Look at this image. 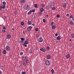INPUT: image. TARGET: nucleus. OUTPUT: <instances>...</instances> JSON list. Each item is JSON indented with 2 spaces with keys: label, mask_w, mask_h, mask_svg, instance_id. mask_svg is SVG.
Here are the masks:
<instances>
[{
  "label": "nucleus",
  "mask_w": 74,
  "mask_h": 74,
  "mask_svg": "<svg viewBox=\"0 0 74 74\" xmlns=\"http://www.w3.org/2000/svg\"><path fill=\"white\" fill-rule=\"evenodd\" d=\"M70 24L71 25H72V26L74 25V23H73V21H70Z\"/></svg>",
  "instance_id": "nucleus-11"
},
{
  "label": "nucleus",
  "mask_w": 74,
  "mask_h": 74,
  "mask_svg": "<svg viewBox=\"0 0 74 74\" xmlns=\"http://www.w3.org/2000/svg\"><path fill=\"white\" fill-rule=\"evenodd\" d=\"M3 53L4 54H6V53H7V52L6 51V50H4L3 51Z\"/></svg>",
  "instance_id": "nucleus-15"
},
{
  "label": "nucleus",
  "mask_w": 74,
  "mask_h": 74,
  "mask_svg": "<svg viewBox=\"0 0 74 74\" xmlns=\"http://www.w3.org/2000/svg\"><path fill=\"white\" fill-rule=\"evenodd\" d=\"M40 11L41 12H43V11H44V9L43 8H41L40 9Z\"/></svg>",
  "instance_id": "nucleus-22"
},
{
  "label": "nucleus",
  "mask_w": 74,
  "mask_h": 74,
  "mask_svg": "<svg viewBox=\"0 0 74 74\" xmlns=\"http://www.w3.org/2000/svg\"><path fill=\"white\" fill-rule=\"evenodd\" d=\"M25 59H26V63H27L29 62V60L28 59H26L27 58V56H25Z\"/></svg>",
  "instance_id": "nucleus-7"
},
{
  "label": "nucleus",
  "mask_w": 74,
  "mask_h": 74,
  "mask_svg": "<svg viewBox=\"0 0 74 74\" xmlns=\"http://www.w3.org/2000/svg\"><path fill=\"white\" fill-rule=\"evenodd\" d=\"M20 55H23V52H21L20 53Z\"/></svg>",
  "instance_id": "nucleus-43"
},
{
  "label": "nucleus",
  "mask_w": 74,
  "mask_h": 74,
  "mask_svg": "<svg viewBox=\"0 0 74 74\" xmlns=\"http://www.w3.org/2000/svg\"><path fill=\"white\" fill-rule=\"evenodd\" d=\"M40 50L43 52H46V49L45 47H42L41 49H40Z\"/></svg>",
  "instance_id": "nucleus-2"
},
{
  "label": "nucleus",
  "mask_w": 74,
  "mask_h": 74,
  "mask_svg": "<svg viewBox=\"0 0 74 74\" xmlns=\"http://www.w3.org/2000/svg\"><path fill=\"white\" fill-rule=\"evenodd\" d=\"M32 14V12H30L29 11L27 13V14L28 15H29V14Z\"/></svg>",
  "instance_id": "nucleus-23"
},
{
  "label": "nucleus",
  "mask_w": 74,
  "mask_h": 74,
  "mask_svg": "<svg viewBox=\"0 0 74 74\" xmlns=\"http://www.w3.org/2000/svg\"><path fill=\"white\" fill-rule=\"evenodd\" d=\"M26 73L25 71L23 72L21 74H25Z\"/></svg>",
  "instance_id": "nucleus-34"
},
{
  "label": "nucleus",
  "mask_w": 74,
  "mask_h": 74,
  "mask_svg": "<svg viewBox=\"0 0 74 74\" xmlns=\"http://www.w3.org/2000/svg\"><path fill=\"white\" fill-rule=\"evenodd\" d=\"M34 6L35 7V8H37V7H38L37 4H35L34 5Z\"/></svg>",
  "instance_id": "nucleus-27"
},
{
  "label": "nucleus",
  "mask_w": 74,
  "mask_h": 74,
  "mask_svg": "<svg viewBox=\"0 0 74 74\" xmlns=\"http://www.w3.org/2000/svg\"><path fill=\"white\" fill-rule=\"evenodd\" d=\"M24 8L25 10H27L29 9V7L28 5H25L24 7Z\"/></svg>",
  "instance_id": "nucleus-1"
},
{
  "label": "nucleus",
  "mask_w": 74,
  "mask_h": 74,
  "mask_svg": "<svg viewBox=\"0 0 74 74\" xmlns=\"http://www.w3.org/2000/svg\"><path fill=\"white\" fill-rule=\"evenodd\" d=\"M26 63H25V62H24L23 63V65L24 66H26Z\"/></svg>",
  "instance_id": "nucleus-14"
},
{
  "label": "nucleus",
  "mask_w": 74,
  "mask_h": 74,
  "mask_svg": "<svg viewBox=\"0 0 74 74\" xmlns=\"http://www.w3.org/2000/svg\"><path fill=\"white\" fill-rule=\"evenodd\" d=\"M65 1H66L67 0H64Z\"/></svg>",
  "instance_id": "nucleus-63"
},
{
  "label": "nucleus",
  "mask_w": 74,
  "mask_h": 74,
  "mask_svg": "<svg viewBox=\"0 0 74 74\" xmlns=\"http://www.w3.org/2000/svg\"><path fill=\"white\" fill-rule=\"evenodd\" d=\"M36 36H38V35H36Z\"/></svg>",
  "instance_id": "nucleus-61"
},
{
  "label": "nucleus",
  "mask_w": 74,
  "mask_h": 74,
  "mask_svg": "<svg viewBox=\"0 0 74 74\" xmlns=\"http://www.w3.org/2000/svg\"><path fill=\"white\" fill-rule=\"evenodd\" d=\"M51 4H52V5H53V4H54V3H53V2H51Z\"/></svg>",
  "instance_id": "nucleus-47"
},
{
  "label": "nucleus",
  "mask_w": 74,
  "mask_h": 74,
  "mask_svg": "<svg viewBox=\"0 0 74 74\" xmlns=\"http://www.w3.org/2000/svg\"><path fill=\"white\" fill-rule=\"evenodd\" d=\"M1 7L3 9H5V5H2Z\"/></svg>",
  "instance_id": "nucleus-10"
},
{
  "label": "nucleus",
  "mask_w": 74,
  "mask_h": 74,
  "mask_svg": "<svg viewBox=\"0 0 74 74\" xmlns=\"http://www.w3.org/2000/svg\"><path fill=\"white\" fill-rule=\"evenodd\" d=\"M36 18V15H34V19H35Z\"/></svg>",
  "instance_id": "nucleus-39"
},
{
  "label": "nucleus",
  "mask_w": 74,
  "mask_h": 74,
  "mask_svg": "<svg viewBox=\"0 0 74 74\" xmlns=\"http://www.w3.org/2000/svg\"><path fill=\"white\" fill-rule=\"evenodd\" d=\"M66 3H64L63 5V7L64 8H66Z\"/></svg>",
  "instance_id": "nucleus-17"
},
{
  "label": "nucleus",
  "mask_w": 74,
  "mask_h": 74,
  "mask_svg": "<svg viewBox=\"0 0 74 74\" xmlns=\"http://www.w3.org/2000/svg\"><path fill=\"white\" fill-rule=\"evenodd\" d=\"M52 5H53L51 3H50V6L51 7V8H52Z\"/></svg>",
  "instance_id": "nucleus-37"
},
{
  "label": "nucleus",
  "mask_w": 74,
  "mask_h": 74,
  "mask_svg": "<svg viewBox=\"0 0 74 74\" xmlns=\"http://www.w3.org/2000/svg\"><path fill=\"white\" fill-rule=\"evenodd\" d=\"M12 30L13 31H14V28H12Z\"/></svg>",
  "instance_id": "nucleus-57"
},
{
  "label": "nucleus",
  "mask_w": 74,
  "mask_h": 74,
  "mask_svg": "<svg viewBox=\"0 0 74 74\" xmlns=\"http://www.w3.org/2000/svg\"><path fill=\"white\" fill-rule=\"evenodd\" d=\"M48 15L47 14L46 15V17H48Z\"/></svg>",
  "instance_id": "nucleus-58"
},
{
  "label": "nucleus",
  "mask_w": 74,
  "mask_h": 74,
  "mask_svg": "<svg viewBox=\"0 0 74 74\" xmlns=\"http://www.w3.org/2000/svg\"><path fill=\"white\" fill-rule=\"evenodd\" d=\"M55 36H58V34L56 33L55 34Z\"/></svg>",
  "instance_id": "nucleus-53"
},
{
  "label": "nucleus",
  "mask_w": 74,
  "mask_h": 74,
  "mask_svg": "<svg viewBox=\"0 0 74 74\" xmlns=\"http://www.w3.org/2000/svg\"><path fill=\"white\" fill-rule=\"evenodd\" d=\"M24 44H28V42H27V41H25L24 42Z\"/></svg>",
  "instance_id": "nucleus-21"
},
{
  "label": "nucleus",
  "mask_w": 74,
  "mask_h": 74,
  "mask_svg": "<svg viewBox=\"0 0 74 74\" xmlns=\"http://www.w3.org/2000/svg\"><path fill=\"white\" fill-rule=\"evenodd\" d=\"M69 40H70V41H71V39H70Z\"/></svg>",
  "instance_id": "nucleus-60"
},
{
  "label": "nucleus",
  "mask_w": 74,
  "mask_h": 74,
  "mask_svg": "<svg viewBox=\"0 0 74 74\" xmlns=\"http://www.w3.org/2000/svg\"><path fill=\"white\" fill-rule=\"evenodd\" d=\"M3 29H4L5 30H6V27L4 26H3Z\"/></svg>",
  "instance_id": "nucleus-30"
},
{
  "label": "nucleus",
  "mask_w": 74,
  "mask_h": 74,
  "mask_svg": "<svg viewBox=\"0 0 74 74\" xmlns=\"http://www.w3.org/2000/svg\"><path fill=\"white\" fill-rule=\"evenodd\" d=\"M67 16L69 17V14H66Z\"/></svg>",
  "instance_id": "nucleus-50"
},
{
  "label": "nucleus",
  "mask_w": 74,
  "mask_h": 74,
  "mask_svg": "<svg viewBox=\"0 0 74 74\" xmlns=\"http://www.w3.org/2000/svg\"><path fill=\"white\" fill-rule=\"evenodd\" d=\"M35 30L36 31V32H37V31H38V28H36L35 29Z\"/></svg>",
  "instance_id": "nucleus-35"
},
{
  "label": "nucleus",
  "mask_w": 74,
  "mask_h": 74,
  "mask_svg": "<svg viewBox=\"0 0 74 74\" xmlns=\"http://www.w3.org/2000/svg\"><path fill=\"white\" fill-rule=\"evenodd\" d=\"M23 45L25 47H27V45H26V44H25L24 43L23 44Z\"/></svg>",
  "instance_id": "nucleus-26"
},
{
  "label": "nucleus",
  "mask_w": 74,
  "mask_h": 74,
  "mask_svg": "<svg viewBox=\"0 0 74 74\" xmlns=\"http://www.w3.org/2000/svg\"><path fill=\"white\" fill-rule=\"evenodd\" d=\"M23 58H24V57H23Z\"/></svg>",
  "instance_id": "nucleus-64"
},
{
  "label": "nucleus",
  "mask_w": 74,
  "mask_h": 74,
  "mask_svg": "<svg viewBox=\"0 0 74 74\" xmlns=\"http://www.w3.org/2000/svg\"><path fill=\"white\" fill-rule=\"evenodd\" d=\"M28 24L29 25H31L32 24V22L31 21H28Z\"/></svg>",
  "instance_id": "nucleus-24"
},
{
  "label": "nucleus",
  "mask_w": 74,
  "mask_h": 74,
  "mask_svg": "<svg viewBox=\"0 0 74 74\" xmlns=\"http://www.w3.org/2000/svg\"><path fill=\"white\" fill-rule=\"evenodd\" d=\"M35 25V24L34 23L32 24V25H33V26H34Z\"/></svg>",
  "instance_id": "nucleus-56"
},
{
  "label": "nucleus",
  "mask_w": 74,
  "mask_h": 74,
  "mask_svg": "<svg viewBox=\"0 0 74 74\" xmlns=\"http://www.w3.org/2000/svg\"><path fill=\"white\" fill-rule=\"evenodd\" d=\"M57 39L58 40H60V37L59 36L57 37Z\"/></svg>",
  "instance_id": "nucleus-20"
},
{
  "label": "nucleus",
  "mask_w": 74,
  "mask_h": 74,
  "mask_svg": "<svg viewBox=\"0 0 74 74\" xmlns=\"http://www.w3.org/2000/svg\"><path fill=\"white\" fill-rule=\"evenodd\" d=\"M53 23H54L53 22H52V23H51V26H52V24H53Z\"/></svg>",
  "instance_id": "nucleus-45"
},
{
  "label": "nucleus",
  "mask_w": 74,
  "mask_h": 74,
  "mask_svg": "<svg viewBox=\"0 0 74 74\" xmlns=\"http://www.w3.org/2000/svg\"><path fill=\"white\" fill-rule=\"evenodd\" d=\"M52 29H55V28H56V26L54 25H52Z\"/></svg>",
  "instance_id": "nucleus-19"
},
{
  "label": "nucleus",
  "mask_w": 74,
  "mask_h": 74,
  "mask_svg": "<svg viewBox=\"0 0 74 74\" xmlns=\"http://www.w3.org/2000/svg\"><path fill=\"white\" fill-rule=\"evenodd\" d=\"M49 49H50V48L49 47H47V50H49Z\"/></svg>",
  "instance_id": "nucleus-29"
},
{
  "label": "nucleus",
  "mask_w": 74,
  "mask_h": 74,
  "mask_svg": "<svg viewBox=\"0 0 74 74\" xmlns=\"http://www.w3.org/2000/svg\"><path fill=\"white\" fill-rule=\"evenodd\" d=\"M39 41L40 42H42L43 41V39H42V38L41 37H40L39 38Z\"/></svg>",
  "instance_id": "nucleus-6"
},
{
  "label": "nucleus",
  "mask_w": 74,
  "mask_h": 74,
  "mask_svg": "<svg viewBox=\"0 0 74 74\" xmlns=\"http://www.w3.org/2000/svg\"><path fill=\"white\" fill-rule=\"evenodd\" d=\"M51 58V56L49 55H48L47 57V58L48 59H49Z\"/></svg>",
  "instance_id": "nucleus-9"
},
{
  "label": "nucleus",
  "mask_w": 74,
  "mask_h": 74,
  "mask_svg": "<svg viewBox=\"0 0 74 74\" xmlns=\"http://www.w3.org/2000/svg\"><path fill=\"white\" fill-rule=\"evenodd\" d=\"M21 25H22V26H23L24 25V23L23 22H22L21 23Z\"/></svg>",
  "instance_id": "nucleus-25"
},
{
  "label": "nucleus",
  "mask_w": 74,
  "mask_h": 74,
  "mask_svg": "<svg viewBox=\"0 0 74 74\" xmlns=\"http://www.w3.org/2000/svg\"><path fill=\"white\" fill-rule=\"evenodd\" d=\"M6 50L8 51H10V48L9 46H7L6 47Z\"/></svg>",
  "instance_id": "nucleus-4"
},
{
  "label": "nucleus",
  "mask_w": 74,
  "mask_h": 74,
  "mask_svg": "<svg viewBox=\"0 0 74 74\" xmlns=\"http://www.w3.org/2000/svg\"><path fill=\"white\" fill-rule=\"evenodd\" d=\"M39 14H40V15H41L42 14V12H39Z\"/></svg>",
  "instance_id": "nucleus-54"
},
{
  "label": "nucleus",
  "mask_w": 74,
  "mask_h": 74,
  "mask_svg": "<svg viewBox=\"0 0 74 74\" xmlns=\"http://www.w3.org/2000/svg\"><path fill=\"white\" fill-rule=\"evenodd\" d=\"M2 4L3 5H5V4H6V3L5 1H3L2 2Z\"/></svg>",
  "instance_id": "nucleus-16"
},
{
  "label": "nucleus",
  "mask_w": 74,
  "mask_h": 74,
  "mask_svg": "<svg viewBox=\"0 0 74 74\" xmlns=\"http://www.w3.org/2000/svg\"><path fill=\"white\" fill-rule=\"evenodd\" d=\"M2 32H3V33H4L5 32V30H2Z\"/></svg>",
  "instance_id": "nucleus-44"
},
{
  "label": "nucleus",
  "mask_w": 74,
  "mask_h": 74,
  "mask_svg": "<svg viewBox=\"0 0 74 74\" xmlns=\"http://www.w3.org/2000/svg\"><path fill=\"white\" fill-rule=\"evenodd\" d=\"M2 67V68H3L4 67V66L3 65H2L1 66Z\"/></svg>",
  "instance_id": "nucleus-51"
},
{
  "label": "nucleus",
  "mask_w": 74,
  "mask_h": 74,
  "mask_svg": "<svg viewBox=\"0 0 74 74\" xmlns=\"http://www.w3.org/2000/svg\"><path fill=\"white\" fill-rule=\"evenodd\" d=\"M32 27L31 26H29L27 28V29L28 30H28V32H29L30 31V30H32Z\"/></svg>",
  "instance_id": "nucleus-5"
},
{
  "label": "nucleus",
  "mask_w": 74,
  "mask_h": 74,
  "mask_svg": "<svg viewBox=\"0 0 74 74\" xmlns=\"http://www.w3.org/2000/svg\"><path fill=\"white\" fill-rule=\"evenodd\" d=\"M41 5L42 7H44L45 6L44 4L43 3L41 4Z\"/></svg>",
  "instance_id": "nucleus-33"
},
{
  "label": "nucleus",
  "mask_w": 74,
  "mask_h": 74,
  "mask_svg": "<svg viewBox=\"0 0 74 74\" xmlns=\"http://www.w3.org/2000/svg\"><path fill=\"white\" fill-rule=\"evenodd\" d=\"M15 14H16V13H15Z\"/></svg>",
  "instance_id": "nucleus-62"
},
{
  "label": "nucleus",
  "mask_w": 74,
  "mask_h": 74,
  "mask_svg": "<svg viewBox=\"0 0 74 74\" xmlns=\"http://www.w3.org/2000/svg\"><path fill=\"white\" fill-rule=\"evenodd\" d=\"M51 71L52 74H53V73H54V70L53 69L51 70Z\"/></svg>",
  "instance_id": "nucleus-28"
},
{
  "label": "nucleus",
  "mask_w": 74,
  "mask_h": 74,
  "mask_svg": "<svg viewBox=\"0 0 74 74\" xmlns=\"http://www.w3.org/2000/svg\"><path fill=\"white\" fill-rule=\"evenodd\" d=\"M45 63L47 66H49L50 65L49 61L48 60H46L45 62Z\"/></svg>",
  "instance_id": "nucleus-3"
},
{
  "label": "nucleus",
  "mask_w": 74,
  "mask_h": 74,
  "mask_svg": "<svg viewBox=\"0 0 74 74\" xmlns=\"http://www.w3.org/2000/svg\"><path fill=\"white\" fill-rule=\"evenodd\" d=\"M21 40V41L23 42L24 41V39H25L24 38H20Z\"/></svg>",
  "instance_id": "nucleus-18"
},
{
  "label": "nucleus",
  "mask_w": 74,
  "mask_h": 74,
  "mask_svg": "<svg viewBox=\"0 0 74 74\" xmlns=\"http://www.w3.org/2000/svg\"><path fill=\"white\" fill-rule=\"evenodd\" d=\"M21 3H24V2H25V0H21Z\"/></svg>",
  "instance_id": "nucleus-31"
},
{
  "label": "nucleus",
  "mask_w": 74,
  "mask_h": 74,
  "mask_svg": "<svg viewBox=\"0 0 74 74\" xmlns=\"http://www.w3.org/2000/svg\"><path fill=\"white\" fill-rule=\"evenodd\" d=\"M23 61H24V62H25V61H26V59H24L23 60Z\"/></svg>",
  "instance_id": "nucleus-52"
},
{
  "label": "nucleus",
  "mask_w": 74,
  "mask_h": 74,
  "mask_svg": "<svg viewBox=\"0 0 74 74\" xmlns=\"http://www.w3.org/2000/svg\"><path fill=\"white\" fill-rule=\"evenodd\" d=\"M23 42L22 41H21V40H20V43H22Z\"/></svg>",
  "instance_id": "nucleus-48"
},
{
  "label": "nucleus",
  "mask_w": 74,
  "mask_h": 74,
  "mask_svg": "<svg viewBox=\"0 0 74 74\" xmlns=\"http://www.w3.org/2000/svg\"><path fill=\"white\" fill-rule=\"evenodd\" d=\"M2 73V72L0 70V74H1Z\"/></svg>",
  "instance_id": "nucleus-55"
},
{
  "label": "nucleus",
  "mask_w": 74,
  "mask_h": 74,
  "mask_svg": "<svg viewBox=\"0 0 74 74\" xmlns=\"http://www.w3.org/2000/svg\"><path fill=\"white\" fill-rule=\"evenodd\" d=\"M52 9L53 10H55V7H53L52 8Z\"/></svg>",
  "instance_id": "nucleus-42"
},
{
  "label": "nucleus",
  "mask_w": 74,
  "mask_h": 74,
  "mask_svg": "<svg viewBox=\"0 0 74 74\" xmlns=\"http://www.w3.org/2000/svg\"><path fill=\"white\" fill-rule=\"evenodd\" d=\"M1 50H0V53H1Z\"/></svg>",
  "instance_id": "nucleus-59"
},
{
  "label": "nucleus",
  "mask_w": 74,
  "mask_h": 74,
  "mask_svg": "<svg viewBox=\"0 0 74 74\" xmlns=\"http://www.w3.org/2000/svg\"><path fill=\"white\" fill-rule=\"evenodd\" d=\"M70 57V55L69 54H67L66 56V58H68V59H69V58Z\"/></svg>",
  "instance_id": "nucleus-12"
},
{
  "label": "nucleus",
  "mask_w": 74,
  "mask_h": 74,
  "mask_svg": "<svg viewBox=\"0 0 74 74\" xmlns=\"http://www.w3.org/2000/svg\"><path fill=\"white\" fill-rule=\"evenodd\" d=\"M71 36L72 37H73V38H74V34H72V35H71Z\"/></svg>",
  "instance_id": "nucleus-36"
},
{
  "label": "nucleus",
  "mask_w": 74,
  "mask_h": 74,
  "mask_svg": "<svg viewBox=\"0 0 74 74\" xmlns=\"http://www.w3.org/2000/svg\"><path fill=\"white\" fill-rule=\"evenodd\" d=\"M43 22H45V19L44 18L43 19Z\"/></svg>",
  "instance_id": "nucleus-40"
},
{
  "label": "nucleus",
  "mask_w": 74,
  "mask_h": 74,
  "mask_svg": "<svg viewBox=\"0 0 74 74\" xmlns=\"http://www.w3.org/2000/svg\"><path fill=\"white\" fill-rule=\"evenodd\" d=\"M23 33L24 34H25V31H23Z\"/></svg>",
  "instance_id": "nucleus-49"
},
{
  "label": "nucleus",
  "mask_w": 74,
  "mask_h": 74,
  "mask_svg": "<svg viewBox=\"0 0 74 74\" xmlns=\"http://www.w3.org/2000/svg\"><path fill=\"white\" fill-rule=\"evenodd\" d=\"M57 18H59L60 17V15L58 14L57 16Z\"/></svg>",
  "instance_id": "nucleus-38"
},
{
  "label": "nucleus",
  "mask_w": 74,
  "mask_h": 74,
  "mask_svg": "<svg viewBox=\"0 0 74 74\" xmlns=\"http://www.w3.org/2000/svg\"><path fill=\"white\" fill-rule=\"evenodd\" d=\"M46 8L47 10H48V9H49V6H47L46 7Z\"/></svg>",
  "instance_id": "nucleus-41"
},
{
  "label": "nucleus",
  "mask_w": 74,
  "mask_h": 74,
  "mask_svg": "<svg viewBox=\"0 0 74 74\" xmlns=\"http://www.w3.org/2000/svg\"><path fill=\"white\" fill-rule=\"evenodd\" d=\"M1 9H2V7L1 6H0V10H1Z\"/></svg>",
  "instance_id": "nucleus-46"
},
{
  "label": "nucleus",
  "mask_w": 74,
  "mask_h": 74,
  "mask_svg": "<svg viewBox=\"0 0 74 74\" xmlns=\"http://www.w3.org/2000/svg\"><path fill=\"white\" fill-rule=\"evenodd\" d=\"M11 36L10 34H8L7 36V37L8 38H11Z\"/></svg>",
  "instance_id": "nucleus-8"
},
{
  "label": "nucleus",
  "mask_w": 74,
  "mask_h": 74,
  "mask_svg": "<svg viewBox=\"0 0 74 74\" xmlns=\"http://www.w3.org/2000/svg\"><path fill=\"white\" fill-rule=\"evenodd\" d=\"M30 12H35V10L33 9L32 10H30Z\"/></svg>",
  "instance_id": "nucleus-13"
},
{
  "label": "nucleus",
  "mask_w": 74,
  "mask_h": 74,
  "mask_svg": "<svg viewBox=\"0 0 74 74\" xmlns=\"http://www.w3.org/2000/svg\"><path fill=\"white\" fill-rule=\"evenodd\" d=\"M73 18V16L72 15H71V16H70V19H72V18Z\"/></svg>",
  "instance_id": "nucleus-32"
}]
</instances>
